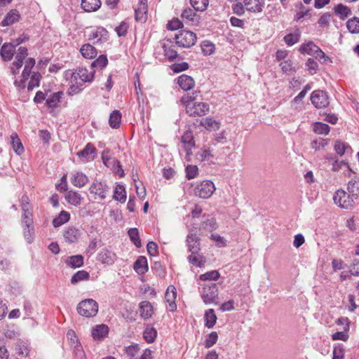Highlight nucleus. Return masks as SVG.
I'll use <instances>...</instances> for the list:
<instances>
[{"label": "nucleus", "instance_id": "f257e3e1", "mask_svg": "<svg viewBox=\"0 0 359 359\" xmlns=\"http://www.w3.org/2000/svg\"><path fill=\"white\" fill-rule=\"evenodd\" d=\"M94 70L90 67L88 70L86 68H79L71 74L69 81L71 86L69 94H76L81 90V86L85 82H90L94 78Z\"/></svg>", "mask_w": 359, "mask_h": 359}, {"label": "nucleus", "instance_id": "f03ea898", "mask_svg": "<svg viewBox=\"0 0 359 359\" xmlns=\"http://www.w3.org/2000/svg\"><path fill=\"white\" fill-rule=\"evenodd\" d=\"M200 292L205 304H217L218 288L216 283L210 282L203 283Z\"/></svg>", "mask_w": 359, "mask_h": 359}, {"label": "nucleus", "instance_id": "7ed1b4c3", "mask_svg": "<svg viewBox=\"0 0 359 359\" xmlns=\"http://www.w3.org/2000/svg\"><path fill=\"white\" fill-rule=\"evenodd\" d=\"M76 309L79 315L86 318H90L97 314L98 311V304L93 299H87L79 302Z\"/></svg>", "mask_w": 359, "mask_h": 359}, {"label": "nucleus", "instance_id": "20e7f679", "mask_svg": "<svg viewBox=\"0 0 359 359\" xmlns=\"http://www.w3.org/2000/svg\"><path fill=\"white\" fill-rule=\"evenodd\" d=\"M333 200L337 206L344 209H351L354 205L353 198L343 189L335 191Z\"/></svg>", "mask_w": 359, "mask_h": 359}, {"label": "nucleus", "instance_id": "39448f33", "mask_svg": "<svg viewBox=\"0 0 359 359\" xmlns=\"http://www.w3.org/2000/svg\"><path fill=\"white\" fill-rule=\"evenodd\" d=\"M176 44L182 48H190L196 41L195 33L187 30H181L175 37Z\"/></svg>", "mask_w": 359, "mask_h": 359}, {"label": "nucleus", "instance_id": "423d86ee", "mask_svg": "<svg viewBox=\"0 0 359 359\" xmlns=\"http://www.w3.org/2000/svg\"><path fill=\"white\" fill-rule=\"evenodd\" d=\"M215 191V187L212 182L205 180L197 184L194 188L196 196L202 198H210Z\"/></svg>", "mask_w": 359, "mask_h": 359}, {"label": "nucleus", "instance_id": "0eeeda50", "mask_svg": "<svg viewBox=\"0 0 359 359\" xmlns=\"http://www.w3.org/2000/svg\"><path fill=\"white\" fill-rule=\"evenodd\" d=\"M35 65V60L32 57H28L25 60V65L24 69L22 72L21 79L20 80H15L14 84L18 88H24L25 87V81H27L32 72V69Z\"/></svg>", "mask_w": 359, "mask_h": 359}, {"label": "nucleus", "instance_id": "6e6552de", "mask_svg": "<svg viewBox=\"0 0 359 359\" xmlns=\"http://www.w3.org/2000/svg\"><path fill=\"white\" fill-rule=\"evenodd\" d=\"M210 111V106L206 102H194L193 104L187 106V113L190 116H202L206 115Z\"/></svg>", "mask_w": 359, "mask_h": 359}, {"label": "nucleus", "instance_id": "1a4fd4ad", "mask_svg": "<svg viewBox=\"0 0 359 359\" xmlns=\"http://www.w3.org/2000/svg\"><path fill=\"white\" fill-rule=\"evenodd\" d=\"M312 104L316 108H325L329 104V98L327 93L323 90H314L311 96Z\"/></svg>", "mask_w": 359, "mask_h": 359}, {"label": "nucleus", "instance_id": "9d476101", "mask_svg": "<svg viewBox=\"0 0 359 359\" xmlns=\"http://www.w3.org/2000/svg\"><path fill=\"white\" fill-rule=\"evenodd\" d=\"M181 142L182 147L186 151V160L190 161V156L192 154L191 149L195 147V142L194 140L193 133L190 130L186 131L181 137Z\"/></svg>", "mask_w": 359, "mask_h": 359}, {"label": "nucleus", "instance_id": "9b49d317", "mask_svg": "<svg viewBox=\"0 0 359 359\" xmlns=\"http://www.w3.org/2000/svg\"><path fill=\"white\" fill-rule=\"evenodd\" d=\"M28 55L27 49L25 47H20L18 50L15 60L12 63L11 72L12 74L15 75L19 73L20 69L22 67L23 60H25Z\"/></svg>", "mask_w": 359, "mask_h": 359}, {"label": "nucleus", "instance_id": "f8f14e48", "mask_svg": "<svg viewBox=\"0 0 359 359\" xmlns=\"http://www.w3.org/2000/svg\"><path fill=\"white\" fill-rule=\"evenodd\" d=\"M181 18L185 23L194 26L198 25L201 20L200 16L189 8H186L182 11Z\"/></svg>", "mask_w": 359, "mask_h": 359}, {"label": "nucleus", "instance_id": "ddd939ff", "mask_svg": "<svg viewBox=\"0 0 359 359\" xmlns=\"http://www.w3.org/2000/svg\"><path fill=\"white\" fill-rule=\"evenodd\" d=\"M245 11L250 13H261L264 6V2L262 0H242Z\"/></svg>", "mask_w": 359, "mask_h": 359}, {"label": "nucleus", "instance_id": "4468645a", "mask_svg": "<svg viewBox=\"0 0 359 359\" xmlns=\"http://www.w3.org/2000/svg\"><path fill=\"white\" fill-rule=\"evenodd\" d=\"M90 191L91 194H96L100 198L104 199L106 198L107 193L109 191V187L107 184L101 182L95 181L91 184Z\"/></svg>", "mask_w": 359, "mask_h": 359}, {"label": "nucleus", "instance_id": "2eb2a0df", "mask_svg": "<svg viewBox=\"0 0 359 359\" xmlns=\"http://www.w3.org/2000/svg\"><path fill=\"white\" fill-rule=\"evenodd\" d=\"M81 232L79 229L69 226L64 230L63 236L66 242L69 243H76L79 241Z\"/></svg>", "mask_w": 359, "mask_h": 359}, {"label": "nucleus", "instance_id": "dca6fc26", "mask_svg": "<svg viewBox=\"0 0 359 359\" xmlns=\"http://www.w3.org/2000/svg\"><path fill=\"white\" fill-rule=\"evenodd\" d=\"M108 36L107 29L103 27H97L91 32L88 36V39L93 41L94 43H99L107 41Z\"/></svg>", "mask_w": 359, "mask_h": 359}, {"label": "nucleus", "instance_id": "f3484780", "mask_svg": "<svg viewBox=\"0 0 359 359\" xmlns=\"http://www.w3.org/2000/svg\"><path fill=\"white\" fill-rule=\"evenodd\" d=\"M17 41H18L15 44L5 43L2 46L0 53L4 60L9 61L12 59L15 50V46L22 42V41L19 39Z\"/></svg>", "mask_w": 359, "mask_h": 359}, {"label": "nucleus", "instance_id": "a211bd4d", "mask_svg": "<svg viewBox=\"0 0 359 359\" xmlns=\"http://www.w3.org/2000/svg\"><path fill=\"white\" fill-rule=\"evenodd\" d=\"M70 180L74 186L81 188L88 183V177L83 172L75 171L72 173Z\"/></svg>", "mask_w": 359, "mask_h": 359}, {"label": "nucleus", "instance_id": "6ab92c4d", "mask_svg": "<svg viewBox=\"0 0 359 359\" xmlns=\"http://www.w3.org/2000/svg\"><path fill=\"white\" fill-rule=\"evenodd\" d=\"M20 18V13L16 9L11 10L5 16L1 22L3 27H8L19 21Z\"/></svg>", "mask_w": 359, "mask_h": 359}, {"label": "nucleus", "instance_id": "aec40b11", "mask_svg": "<svg viewBox=\"0 0 359 359\" xmlns=\"http://www.w3.org/2000/svg\"><path fill=\"white\" fill-rule=\"evenodd\" d=\"M177 297L176 288L173 285H170L165 292V298L167 302L169 303L170 311H175L177 306L175 304V299Z\"/></svg>", "mask_w": 359, "mask_h": 359}, {"label": "nucleus", "instance_id": "412c9836", "mask_svg": "<svg viewBox=\"0 0 359 359\" xmlns=\"http://www.w3.org/2000/svg\"><path fill=\"white\" fill-rule=\"evenodd\" d=\"M140 316L144 319L150 318L154 314V308L148 301H142L139 304Z\"/></svg>", "mask_w": 359, "mask_h": 359}, {"label": "nucleus", "instance_id": "4be33fe9", "mask_svg": "<svg viewBox=\"0 0 359 359\" xmlns=\"http://www.w3.org/2000/svg\"><path fill=\"white\" fill-rule=\"evenodd\" d=\"M177 83L180 88L185 91L191 90L195 85L193 78L186 74L179 76Z\"/></svg>", "mask_w": 359, "mask_h": 359}, {"label": "nucleus", "instance_id": "5701e85b", "mask_svg": "<svg viewBox=\"0 0 359 359\" xmlns=\"http://www.w3.org/2000/svg\"><path fill=\"white\" fill-rule=\"evenodd\" d=\"M109 332L108 326L106 325H98L92 329V336L95 340H100L105 337Z\"/></svg>", "mask_w": 359, "mask_h": 359}, {"label": "nucleus", "instance_id": "b1692460", "mask_svg": "<svg viewBox=\"0 0 359 359\" xmlns=\"http://www.w3.org/2000/svg\"><path fill=\"white\" fill-rule=\"evenodd\" d=\"M116 254L107 249H104L98 255V259L104 264H112L116 259Z\"/></svg>", "mask_w": 359, "mask_h": 359}, {"label": "nucleus", "instance_id": "393cba45", "mask_svg": "<svg viewBox=\"0 0 359 359\" xmlns=\"http://www.w3.org/2000/svg\"><path fill=\"white\" fill-rule=\"evenodd\" d=\"M347 189L353 198L359 199V177L351 179L348 182Z\"/></svg>", "mask_w": 359, "mask_h": 359}, {"label": "nucleus", "instance_id": "a878e982", "mask_svg": "<svg viewBox=\"0 0 359 359\" xmlns=\"http://www.w3.org/2000/svg\"><path fill=\"white\" fill-rule=\"evenodd\" d=\"M189 250L191 253H198L200 251V243L198 238L196 234H189L187 238Z\"/></svg>", "mask_w": 359, "mask_h": 359}, {"label": "nucleus", "instance_id": "bb28decb", "mask_svg": "<svg viewBox=\"0 0 359 359\" xmlns=\"http://www.w3.org/2000/svg\"><path fill=\"white\" fill-rule=\"evenodd\" d=\"M134 270L139 274H144L148 271L147 259L145 257L140 256L134 263Z\"/></svg>", "mask_w": 359, "mask_h": 359}, {"label": "nucleus", "instance_id": "cd10ccee", "mask_svg": "<svg viewBox=\"0 0 359 359\" xmlns=\"http://www.w3.org/2000/svg\"><path fill=\"white\" fill-rule=\"evenodd\" d=\"M62 95L63 92L62 91L51 93L48 96V97L46 100V105L50 108L57 107L58 106V104L61 101Z\"/></svg>", "mask_w": 359, "mask_h": 359}, {"label": "nucleus", "instance_id": "c85d7f7f", "mask_svg": "<svg viewBox=\"0 0 359 359\" xmlns=\"http://www.w3.org/2000/svg\"><path fill=\"white\" fill-rule=\"evenodd\" d=\"M101 6L100 0H82L81 7L86 12H93Z\"/></svg>", "mask_w": 359, "mask_h": 359}, {"label": "nucleus", "instance_id": "c756f323", "mask_svg": "<svg viewBox=\"0 0 359 359\" xmlns=\"http://www.w3.org/2000/svg\"><path fill=\"white\" fill-rule=\"evenodd\" d=\"M83 259L81 255H72L66 259L65 264L72 269L79 268L83 265Z\"/></svg>", "mask_w": 359, "mask_h": 359}, {"label": "nucleus", "instance_id": "7c9ffc66", "mask_svg": "<svg viewBox=\"0 0 359 359\" xmlns=\"http://www.w3.org/2000/svg\"><path fill=\"white\" fill-rule=\"evenodd\" d=\"M65 198L67 201L74 206H79L81 204V201L83 200V197L78 192L74 191H69L66 196Z\"/></svg>", "mask_w": 359, "mask_h": 359}, {"label": "nucleus", "instance_id": "2f4dec72", "mask_svg": "<svg viewBox=\"0 0 359 359\" xmlns=\"http://www.w3.org/2000/svg\"><path fill=\"white\" fill-rule=\"evenodd\" d=\"M81 55L87 59H92L97 55V50L92 45L84 44L80 48Z\"/></svg>", "mask_w": 359, "mask_h": 359}, {"label": "nucleus", "instance_id": "473e14b6", "mask_svg": "<svg viewBox=\"0 0 359 359\" xmlns=\"http://www.w3.org/2000/svg\"><path fill=\"white\" fill-rule=\"evenodd\" d=\"M204 318L205 327L208 328L213 327L217 319L214 309H210L207 310L205 313Z\"/></svg>", "mask_w": 359, "mask_h": 359}, {"label": "nucleus", "instance_id": "72a5a7b5", "mask_svg": "<svg viewBox=\"0 0 359 359\" xmlns=\"http://www.w3.org/2000/svg\"><path fill=\"white\" fill-rule=\"evenodd\" d=\"M11 140L14 151L18 155L22 154L24 151V147L17 133H12L11 135Z\"/></svg>", "mask_w": 359, "mask_h": 359}, {"label": "nucleus", "instance_id": "f704fd0d", "mask_svg": "<svg viewBox=\"0 0 359 359\" xmlns=\"http://www.w3.org/2000/svg\"><path fill=\"white\" fill-rule=\"evenodd\" d=\"M121 113L118 110L113 111L109 118V124L112 128H118L120 126Z\"/></svg>", "mask_w": 359, "mask_h": 359}, {"label": "nucleus", "instance_id": "c9c22d12", "mask_svg": "<svg viewBox=\"0 0 359 359\" xmlns=\"http://www.w3.org/2000/svg\"><path fill=\"white\" fill-rule=\"evenodd\" d=\"M201 125L209 130H216L219 128V123L210 117L203 118Z\"/></svg>", "mask_w": 359, "mask_h": 359}, {"label": "nucleus", "instance_id": "e433bc0d", "mask_svg": "<svg viewBox=\"0 0 359 359\" xmlns=\"http://www.w3.org/2000/svg\"><path fill=\"white\" fill-rule=\"evenodd\" d=\"M96 151L95 147L91 143H88L83 149L77 153V156L84 159H89L90 156L95 154Z\"/></svg>", "mask_w": 359, "mask_h": 359}, {"label": "nucleus", "instance_id": "4c0bfd02", "mask_svg": "<svg viewBox=\"0 0 359 359\" xmlns=\"http://www.w3.org/2000/svg\"><path fill=\"white\" fill-rule=\"evenodd\" d=\"M70 219V215L66 211H62L60 215L53 219V224L55 227H59L67 222Z\"/></svg>", "mask_w": 359, "mask_h": 359}, {"label": "nucleus", "instance_id": "58836bf2", "mask_svg": "<svg viewBox=\"0 0 359 359\" xmlns=\"http://www.w3.org/2000/svg\"><path fill=\"white\" fill-rule=\"evenodd\" d=\"M90 278L88 272L84 270L79 271L71 278V283L75 285L83 280H88Z\"/></svg>", "mask_w": 359, "mask_h": 359}, {"label": "nucleus", "instance_id": "ea45409f", "mask_svg": "<svg viewBox=\"0 0 359 359\" xmlns=\"http://www.w3.org/2000/svg\"><path fill=\"white\" fill-rule=\"evenodd\" d=\"M334 12L338 15L341 19L344 20L351 14V9L341 4H338L334 8Z\"/></svg>", "mask_w": 359, "mask_h": 359}, {"label": "nucleus", "instance_id": "a19ab883", "mask_svg": "<svg viewBox=\"0 0 359 359\" xmlns=\"http://www.w3.org/2000/svg\"><path fill=\"white\" fill-rule=\"evenodd\" d=\"M135 20L137 21L144 22L147 19V6H139L135 10Z\"/></svg>", "mask_w": 359, "mask_h": 359}, {"label": "nucleus", "instance_id": "79ce46f5", "mask_svg": "<svg viewBox=\"0 0 359 359\" xmlns=\"http://www.w3.org/2000/svg\"><path fill=\"white\" fill-rule=\"evenodd\" d=\"M114 198L120 202L124 203L126 200V192L122 185H117L114 192Z\"/></svg>", "mask_w": 359, "mask_h": 359}, {"label": "nucleus", "instance_id": "37998d69", "mask_svg": "<svg viewBox=\"0 0 359 359\" xmlns=\"http://www.w3.org/2000/svg\"><path fill=\"white\" fill-rule=\"evenodd\" d=\"M188 259L191 264L198 267H201L205 262V258L198 252L191 253V255L188 257Z\"/></svg>", "mask_w": 359, "mask_h": 359}, {"label": "nucleus", "instance_id": "c03bdc74", "mask_svg": "<svg viewBox=\"0 0 359 359\" xmlns=\"http://www.w3.org/2000/svg\"><path fill=\"white\" fill-rule=\"evenodd\" d=\"M346 27L352 34L359 33V18L353 17L346 22Z\"/></svg>", "mask_w": 359, "mask_h": 359}, {"label": "nucleus", "instance_id": "a18cd8bd", "mask_svg": "<svg viewBox=\"0 0 359 359\" xmlns=\"http://www.w3.org/2000/svg\"><path fill=\"white\" fill-rule=\"evenodd\" d=\"M128 234L131 241L137 248H140L142 246L141 240L139 236V231L137 228L130 229L128 231Z\"/></svg>", "mask_w": 359, "mask_h": 359}, {"label": "nucleus", "instance_id": "49530a36", "mask_svg": "<svg viewBox=\"0 0 359 359\" xmlns=\"http://www.w3.org/2000/svg\"><path fill=\"white\" fill-rule=\"evenodd\" d=\"M330 126L321 122H316L313 124V131L319 135H327L330 132Z\"/></svg>", "mask_w": 359, "mask_h": 359}, {"label": "nucleus", "instance_id": "de8ad7c7", "mask_svg": "<svg viewBox=\"0 0 359 359\" xmlns=\"http://www.w3.org/2000/svg\"><path fill=\"white\" fill-rule=\"evenodd\" d=\"M334 151L339 156L344 155L346 152L351 150V147L344 142L337 140L334 143Z\"/></svg>", "mask_w": 359, "mask_h": 359}, {"label": "nucleus", "instance_id": "09e8293b", "mask_svg": "<svg viewBox=\"0 0 359 359\" xmlns=\"http://www.w3.org/2000/svg\"><path fill=\"white\" fill-rule=\"evenodd\" d=\"M41 75L39 72H33L30 74V81L27 85L28 90H32L35 87L39 86Z\"/></svg>", "mask_w": 359, "mask_h": 359}, {"label": "nucleus", "instance_id": "8fccbe9b", "mask_svg": "<svg viewBox=\"0 0 359 359\" xmlns=\"http://www.w3.org/2000/svg\"><path fill=\"white\" fill-rule=\"evenodd\" d=\"M193 8L197 11H204L206 10L208 4V0H190Z\"/></svg>", "mask_w": 359, "mask_h": 359}, {"label": "nucleus", "instance_id": "3c124183", "mask_svg": "<svg viewBox=\"0 0 359 359\" xmlns=\"http://www.w3.org/2000/svg\"><path fill=\"white\" fill-rule=\"evenodd\" d=\"M22 223L25 224V226L32 225L33 224V220H32V208H25L22 209Z\"/></svg>", "mask_w": 359, "mask_h": 359}, {"label": "nucleus", "instance_id": "603ef678", "mask_svg": "<svg viewBox=\"0 0 359 359\" xmlns=\"http://www.w3.org/2000/svg\"><path fill=\"white\" fill-rule=\"evenodd\" d=\"M219 276H220L219 273L216 270H213V271L205 273L203 274H201L199 276V279L203 281L217 280L219 278Z\"/></svg>", "mask_w": 359, "mask_h": 359}, {"label": "nucleus", "instance_id": "864d4df0", "mask_svg": "<svg viewBox=\"0 0 359 359\" xmlns=\"http://www.w3.org/2000/svg\"><path fill=\"white\" fill-rule=\"evenodd\" d=\"M157 336V332L152 327H147L144 332V338L149 342H153Z\"/></svg>", "mask_w": 359, "mask_h": 359}, {"label": "nucleus", "instance_id": "5fc2aeb1", "mask_svg": "<svg viewBox=\"0 0 359 359\" xmlns=\"http://www.w3.org/2000/svg\"><path fill=\"white\" fill-rule=\"evenodd\" d=\"M318 46L315 45L313 42L310 41L307 43L302 45L299 48V51L302 53L313 55L314 54Z\"/></svg>", "mask_w": 359, "mask_h": 359}, {"label": "nucleus", "instance_id": "6e6d98bb", "mask_svg": "<svg viewBox=\"0 0 359 359\" xmlns=\"http://www.w3.org/2000/svg\"><path fill=\"white\" fill-rule=\"evenodd\" d=\"M201 50L206 55H210L215 51V45L209 41H204L201 43Z\"/></svg>", "mask_w": 359, "mask_h": 359}, {"label": "nucleus", "instance_id": "4d7b16f0", "mask_svg": "<svg viewBox=\"0 0 359 359\" xmlns=\"http://www.w3.org/2000/svg\"><path fill=\"white\" fill-rule=\"evenodd\" d=\"M218 339V334L216 332H212L208 335L205 341V347L208 348L215 345Z\"/></svg>", "mask_w": 359, "mask_h": 359}, {"label": "nucleus", "instance_id": "13d9d810", "mask_svg": "<svg viewBox=\"0 0 359 359\" xmlns=\"http://www.w3.org/2000/svg\"><path fill=\"white\" fill-rule=\"evenodd\" d=\"M280 67L283 72L287 74H292L295 72V68L292 66L290 60H285L280 63Z\"/></svg>", "mask_w": 359, "mask_h": 359}, {"label": "nucleus", "instance_id": "bf43d9fd", "mask_svg": "<svg viewBox=\"0 0 359 359\" xmlns=\"http://www.w3.org/2000/svg\"><path fill=\"white\" fill-rule=\"evenodd\" d=\"M299 33L289 34L284 37V41L288 46H292L299 41Z\"/></svg>", "mask_w": 359, "mask_h": 359}, {"label": "nucleus", "instance_id": "052dcab7", "mask_svg": "<svg viewBox=\"0 0 359 359\" xmlns=\"http://www.w3.org/2000/svg\"><path fill=\"white\" fill-rule=\"evenodd\" d=\"M198 167L196 165H189L186 168V175L187 177L190 179L195 178L198 175Z\"/></svg>", "mask_w": 359, "mask_h": 359}, {"label": "nucleus", "instance_id": "680f3d73", "mask_svg": "<svg viewBox=\"0 0 359 359\" xmlns=\"http://www.w3.org/2000/svg\"><path fill=\"white\" fill-rule=\"evenodd\" d=\"M108 62L107 58L105 55H100L97 60L93 61L91 64V67L93 69L94 67H98L103 68L107 66Z\"/></svg>", "mask_w": 359, "mask_h": 359}, {"label": "nucleus", "instance_id": "e2e57ef3", "mask_svg": "<svg viewBox=\"0 0 359 359\" xmlns=\"http://www.w3.org/2000/svg\"><path fill=\"white\" fill-rule=\"evenodd\" d=\"M232 9L233 13L238 15L241 16L245 14V8L242 0L240 2H237L236 4H233Z\"/></svg>", "mask_w": 359, "mask_h": 359}, {"label": "nucleus", "instance_id": "0e129e2a", "mask_svg": "<svg viewBox=\"0 0 359 359\" xmlns=\"http://www.w3.org/2000/svg\"><path fill=\"white\" fill-rule=\"evenodd\" d=\"M163 49L165 57H167L170 60H172L177 57V53L172 47H167L165 45H164Z\"/></svg>", "mask_w": 359, "mask_h": 359}, {"label": "nucleus", "instance_id": "69168bd1", "mask_svg": "<svg viewBox=\"0 0 359 359\" xmlns=\"http://www.w3.org/2000/svg\"><path fill=\"white\" fill-rule=\"evenodd\" d=\"M139 348L137 346H129L126 348L125 351L128 358H136L135 356L138 353Z\"/></svg>", "mask_w": 359, "mask_h": 359}, {"label": "nucleus", "instance_id": "338daca9", "mask_svg": "<svg viewBox=\"0 0 359 359\" xmlns=\"http://www.w3.org/2000/svg\"><path fill=\"white\" fill-rule=\"evenodd\" d=\"M306 65L308 68V70L310 72L311 74H314L318 68V65L317 62H316L312 58H309L307 60Z\"/></svg>", "mask_w": 359, "mask_h": 359}, {"label": "nucleus", "instance_id": "774afa93", "mask_svg": "<svg viewBox=\"0 0 359 359\" xmlns=\"http://www.w3.org/2000/svg\"><path fill=\"white\" fill-rule=\"evenodd\" d=\"M350 273L354 276H359V260H354L351 264Z\"/></svg>", "mask_w": 359, "mask_h": 359}]
</instances>
